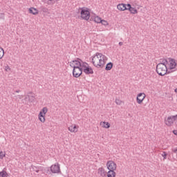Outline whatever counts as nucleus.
<instances>
[{"instance_id":"f257e3e1","label":"nucleus","mask_w":177,"mask_h":177,"mask_svg":"<svg viewBox=\"0 0 177 177\" xmlns=\"http://www.w3.org/2000/svg\"><path fill=\"white\" fill-rule=\"evenodd\" d=\"M107 57L100 53H96L95 55L92 58V63L97 68H103L106 64Z\"/></svg>"},{"instance_id":"f03ea898","label":"nucleus","mask_w":177,"mask_h":177,"mask_svg":"<svg viewBox=\"0 0 177 177\" xmlns=\"http://www.w3.org/2000/svg\"><path fill=\"white\" fill-rule=\"evenodd\" d=\"M173 71H168V67H167V66H164L162 64H157L156 66V73L161 77H164L165 74H170V73H172Z\"/></svg>"},{"instance_id":"7ed1b4c3","label":"nucleus","mask_w":177,"mask_h":177,"mask_svg":"<svg viewBox=\"0 0 177 177\" xmlns=\"http://www.w3.org/2000/svg\"><path fill=\"white\" fill-rule=\"evenodd\" d=\"M81 12H80V15H81V17L83 20H89V17H91V12H89V9L88 8H80Z\"/></svg>"},{"instance_id":"20e7f679","label":"nucleus","mask_w":177,"mask_h":177,"mask_svg":"<svg viewBox=\"0 0 177 177\" xmlns=\"http://www.w3.org/2000/svg\"><path fill=\"white\" fill-rule=\"evenodd\" d=\"M83 69L81 67L76 66V68H73V76L75 78H79L82 75Z\"/></svg>"},{"instance_id":"39448f33","label":"nucleus","mask_w":177,"mask_h":177,"mask_svg":"<svg viewBox=\"0 0 177 177\" xmlns=\"http://www.w3.org/2000/svg\"><path fill=\"white\" fill-rule=\"evenodd\" d=\"M48 113V108L44 107L39 113V120L41 122H45V115Z\"/></svg>"},{"instance_id":"423d86ee","label":"nucleus","mask_w":177,"mask_h":177,"mask_svg":"<svg viewBox=\"0 0 177 177\" xmlns=\"http://www.w3.org/2000/svg\"><path fill=\"white\" fill-rule=\"evenodd\" d=\"M167 64L169 65V70H174V71H175V68H176L177 66L176 60H175V59L168 58Z\"/></svg>"},{"instance_id":"0eeeda50","label":"nucleus","mask_w":177,"mask_h":177,"mask_svg":"<svg viewBox=\"0 0 177 177\" xmlns=\"http://www.w3.org/2000/svg\"><path fill=\"white\" fill-rule=\"evenodd\" d=\"M106 167L109 171H115L117 169V164L113 160H109L106 163Z\"/></svg>"},{"instance_id":"6e6552de","label":"nucleus","mask_w":177,"mask_h":177,"mask_svg":"<svg viewBox=\"0 0 177 177\" xmlns=\"http://www.w3.org/2000/svg\"><path fill=\"white\" fill-rule=\"evenodd\" d=\"M175 121H177V115L169 116L167 118V121H166V125H167V127H171Z\"/></svg>"},{"instance_id":"1a4fd4ad","label":"nucleus","mask_w":177,"mask_h":177,"mask_svg":"<svg viewBox=\"0 0 177 177\" xmlns=\"http://www.w3.org/2000/svg\"><path fill=\"white\" fill-rule=\"evenodd\" d=\"M50 171L52 174H59L60 172V165L56 163L50 167Z\"/></svg>"},{"instance_id":"9d476101","label":"nucleus","mask_w":177,"mask_h":177,"mask_svg":"<svg viewBox=\"0 0 177 177\" xmlns=\"http://www.w3.org/2000/svg\"><path fill=\"white\" fill-rule=\"evenodd\" d=\"M145 97H146V94H145V93H140L137 95V98H136L137 103H138V104H142Z\"/></svg>"},{"instance_id":"9b49d317","label":"nucleus","mask_w":177,"mask_h":177,"mask_svg":"<svg viewBox=\"0 0 177 177\" xmlns=\"http://www.w3.org/2000/svg\"><path fill=\"white\" fill-rule=\"evenodd\" d=\"M83 71L87 75H89V74H93V69L92 68V67L89 66H88L87 67H85V68H83Z\"/></svg>"},{"instance_id":"f8f14e48","label":"nucleus","mask_w":177,"mask_h":177,"mask_svg":"<svg viewBox=\"0 0 177 177\" xmlns=\"http://www.w3.org/2000/svg\"><path fill=\"white\" fill-rule=\"evenodd\" d=\"M127 10H129V12L132 15H136V13H138V10H136L135 8L132 7V6H131V4H129V3L127 4Z\"/></svg>"},{"instance_id":"ddd939ff","label":"nucleus","mask_w":177,"mask_h":177,"mask_svg":"<svg viewBox=\"0 0 177 177\" xmlns=\"http://www.w3.org/2000/svg\"><path fill=\"white\" fill-rule=\"evenodd\" d=\"M31 168L33 171L37 172V174H38L39 171H44V167L41 166H35L34 165H32Z\"/></svg>"},{"instance_id":"4468645a","label":"nucleus","mask_w":177,"mask_h":177,"mask_svg":"<svg viewBox=\"0 0 177 177\" xmlns=\"http://www.w3.org/2000/svg\"><path fill=\"white\" fill-rule=\"evenodd\" d=\"M117 8L118 9V10H128V4H124V3H121V4H118L117 6Z\"/></svg>"},{"instance_id":"2eb2a0df","label":"nucleus","mask_w":177,"mask_h":177,"mask_svg":"<svg viewBox=\"0 0 177 177\" xmlns=\"http://www.w3.org/2000/svg\"><path fill=\"white\" fill-rule=\"evenodd\" d=\"M98 174H100V176L102 177L106 176L107 175V172H106L103 167H100L98 169Z\"/></svg>"},{"instance_id":"dca6fc26","label":"nucleus","mask_w":177,"mask_h":177,"mask_svg":"<svg viewBox=\"0 0 177 177\" xmlns=\"http://www.w3.org/2000/svg\"><path fill=\"white\" fill-rule=\"evenodd\" d=\"M29 13L36 15L39 13V11L38 10H37V8L32 7V8H29Z\"/></svg>"},{"instance_id":"f3484780","label":"nucleus","mask_w":177,"mask_h":177,"mask_svg":"<svg viewBox=\"0 0 177 177\" xmlns=\"http://www.w3.org/2000/svg\"><path fill=\"white\" fill-rule=\"evenodd\" d=\"M92 20H93V21H95V23H101L102 21V18L99 17H91L90 19V21H92Z\"/></svg>"},{"instance_id":"a211bd4d","label":"nucleus","mask_w":177,"mask_h":177,"mask_svg":"<svg viewBox=\"0 0 177 177\" xmlns=\"http://www.w3.org/2000/svg\"><path fill=\"white\" fill-rule=\"evenodd\" d=\"M68 131H70V132H77L78 129H77V125H72L71 127H68Z\"/></svg>"},{"instance_id":"6ab92c4d","label":"nucleus","mask_w":177,"mask_h":177,"mask_svg":"<svg viewBox=\"0 0 177 177\" xmlns=\"http://www.w3.org/2000/svg\"><path fill=\"white\" fill-rule=\"evenodd\" d=\"M113 64L112 62H109L106 65V67H105V70L106 71H110V70H111V68H113Z\"/></svg>"},{"instance_id":"aec40b11","label":"nucleus","mask_w":177,"mask_h":177,"mask_svg":"<svg viewBox=\"0 0 177 177\" xmlns=\"http://www.w3.org/2000/svg\"><path fill=\"white\" fill-rule=\"evenodd\" d=\"M100 125L102 126V128H106V129L110 128V123H109L108 122H101Z\"/></svg>"},{"instance_id":"412c9836","label":"nucleus","mask_w":177,"mask_h":177,"mask_svg":"<svg viewBox=\"0 0 177 177\" xmlns=\"http://www.w3.org/2000/svg\"><path fill=\"white\" fill-rule=\"evenodd\" d=\"M82 62V60H81V59L77 58V59H75V66L76 67H81V62Z\"/></svg>"},{"instance_id":"4be33fe9","label":"nucleus","mask_w":177,"mask_h":177,"mask_svg":"<svg viewBox=\"0 0 177 177\" xmlns=\"http://www.w3.org/2000/svg\"><path fill=\"white\" fill-rule=\"evenodd\" d=\"M106 174L107 177H115V171L113 170H109V171Z\"/></svg>"},{"instance_id":"5701e85b","label":"nucleus","mask_w":177,"mask_h":177,"mask_svg":"<svg viewBox=\"0 0 177 177\" xmlns=\"http://www.w3.org/2000/svg\"><path fill=\"white\" fill-rule=\"evenodd\" d=\"M39 10L41 12H43V13H49V10L46 7L41 6L39 8Z\"/></svg>"},{"instance_id":"b1692460","label":"nucleus","mask_w":177,"mask_h":177,"mask_svg":"<svg viewBox=\"0 0 177 177\" xmlns=\"http://www.w3.org/2000/svg\"><path fill=\"white\" fill-rule=\"evenodd\" d=\"M158 64H162L164 66H167L168 64V58L160 59V62Z\"/></svg>"},{"instance_id":"393cba45","label":"nucleus","mask_w":177,"mask_h":177,"mask_svg":"<svg viewBox=\"0 0 177 177\" xmlns=\"http://www.w3.org/2000/svg\"><path fill=\"white\" fill-rule=\"evenodd\" d=\"M4 55L5 50H3V48H2V47H0V59H2V57H3Z\"/></svg>"},{"instance_id":"a878e982","label":"nucleus","mask_w":177,"mask_h":177,"mask_svg":"<svg viewBox=\"0 0 177 177\" xmlns=\"http://www.w3.org/2000/svg\"><path fill=\"white\" fill-rule=\"evenodd\" d=\"M6 176H8V172H6L5 170L0 171V177H6Z\"/></svg>"},{"instance_id":"bb28decb","label":"nucleus","mask_w":177,"mask_h":177,"mask_svg":"<svg viewBox=\"0 0 177 177\" xmlns=\"http://www.w3.org/2000/svg\"><path fill=\"white\" fill-rule=\"evenodd\" d=\"M27 96L28 97V100L29 102H30V103L35 102V97L34 96L32 95L31 97H30V95H27Z\"/></svg>"},{"instance_id":"cd10ccee","label":"nucleus","mask_w":177,"mask_h":177,"mask_svg":"<svg viewBox=\"0 0 177 177\" xmlns=\"http://www.w3.org/2000/svg\"><path fill=\"white\" fill-rule=\"evenodd\" d=\"M69 66H71L72 67V68H77V66H75V60L70 62Z\"/></svg>"},{"instance_id":"c85d7f7f","label":"nucleus","mask_w":177,"mask_h":177,"mask_svg":"<svg viewBox=\"0 0 177 177\" xmlns=\"http://www.w3.org/2000/svg\"><path fill=\"white\" fill-rule=\"evenodd\" d=\"M86 66H88V64L86 62H83L82 61L81 62V68H82V70H84L85 67H88Z\"/></svg>"},{"instance_id":"c756f323","label":"nucleus","mask_w":177,"mask_h":177,"mask_svg":"<svg viewBox=\"0 0 177 177\" xmlns=\"http://www.w3.org/2000/svg\"><path fill=\"white\" fill-rule=\"evenodd\" d=\"M162 157H163V160H167V156H168V153H167V152L163 151L161 153Z\"/></svg>"},{"instance_id":"7c9ffc66","label":"nucleus","mask_w":177,"mask_h":177,"mask_svg":"<svg viewBox=\"0 0 177 177\" xmlns=\"http://www.w3.org/2000/svg\"><path fill=\"white\" fill-rule=\"evenodd\" d=\"M103 26H109V22L104 19H101V22Z\"/></svg>"},{"instance_id":"2f4dec72","label":"nucleus","mask_w":177,"mask_h":177,"mask_svg":"<svg viewBox=\"0 0 177 177\" xmlns=\"http://www.w3.org/2000/svg\"><path fill=\"white\" fill-rule=\"evenodd\" d=\"M5 156H6L5 152H3V151L0 152V158H1V160H2L3 158V157H5Z\"/></svg>"},{"instance_id":"473e14b6","label":"nucleus","mask_w":177,"mask_h":177,"mask_svg":"<svg viewBox=\"0 0 177 177\" xmlns=\"http://www.w3.org/2000/svg\"><path fill=\"white\" fill-rule=\"evenodd\" d=\"M115 103H116V104L120 105L122 103V101H121V100H120L118 99H116L115 100Z\"/></svg>"},{"instance_id":"72a5a7b5","label":"nucleus","mask_w":177,"mask_h":177,"mask_svg":"<svg viewBox=\"0 0 177 177\" xmlns=\"http://www.w3.org/2000/svg\"><path fill=\"white\" fill-rule=\"evenodd\" d=\"M172 151L173 153H175L176 154H177V147L176 149H172Z\"/></svg>"},{"instance_id":"f704fd0d","label":"nucleus","mask_w":177,"mask_h":177,"mask_svg":"<svg viewBox=\"0 0 177 177\" xmlns=\"http://www.w3.org/2000/svg\"><path fill=\"white\" fill-rule=\"evenodd\" d=\"M173 133H174V135H176V136H177V130H174V131H173Z\"/></svg>"},{"instance_id":"c9c22d12","label":"nucleus","mask_w":177,"mask_h":177,"mask_svg":"<svg viewBox=\"0 0 177 177\" xmlns=\"http://www.w3.org/2000/svg\"><path fill=\"white\" fill-rule=\"evenodd\" d=\"M119 45H120V46H122V45H124V43H122V41H120V42H119Z\"/></svg>"},{"instance_id":"e433bc0d","label":"nucleus","mask_w":177,"mask_h":177,"mask_svg":"<svg viewBox=\"0 0 177 177\" xmlns=\"http://www.w3.org/2000/svg\"><path fill=\"white\" fill-rule=\"evenodd\" d=\"M15 92H16V93H20V90H17Z\"/></svg>"},{"instance_id":"4c0bfd02","label":"nucleus","mask_w":177,"mask_h":177,"mask_svg":"<svg viewBox=\"0 0 177 177\" xmlns=\"http://www.w3.org/2000/svg\"><path fill=\"white\" fill-rule=\"evenodd\" d=\"M27 99H28V96L26 95V97H25V100H27Z\"/></svg>"},{"instance_id":"58836bf2","label":"nucleus","mask_w":177,"mask_h":177,"mask_svg":"<svg viewBox=\"0 0 177 177\" xmlns=\"http://www.w3.org/2000/svg\"><path fill=\"white\" fill-rule=\"evenodd\" d=\"M174 92L177 93V88H175Z\"/></svg>"},{"instance_id":"ea45409f","label":"nucleus","mask_w":177,"mask_h":177,"mask_svg":"<svg viewBox=\"0 0 177 177\" xmlns=\"http://www.w3.org/2000/svg\"><path fill=\"white\" fill-rule=\"evenodd\" d=\"M19 99H21V95H18Z\"/></svg>"},{"instance_id":"a19ab883","label":"nucleus","mask_w":177,"mask_h":177,"mask_svg":"<svg viewBox=\"0 0 177 177\" xmlns=\"http://www.w3.org/2000/svg\"><path fill=\"white\" fill-rule=\"evenodd\" d=\"M54 1V2H57V1H59V0H53Z\"/></svg>"},{"instance_id":"79ce46f5","label":"nucleus","mask_w":177,"mask_h":177,"mask_svg":"<svg viewBox=\"0 0 177 177\" xmlns=\"http://www.w3.org/2000/svg\"><path fill=\"white\" fill-rule=\"evenodd\" d=\"M48 1H53V0H48Z\"/></svg>"}]
</instances>
